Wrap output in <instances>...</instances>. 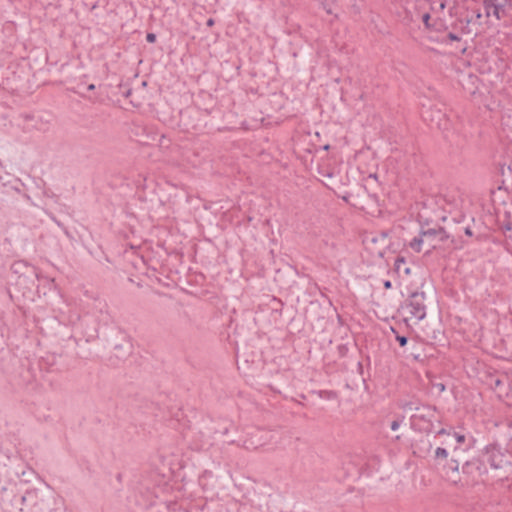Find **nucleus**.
Listing matches in <instances>:
<instances>
[{"mask_svg":"<svg viewBox=\"0 0 512 512\" xmlns=\"http://www.w3.org/2000/svg\"><path fill=\"white\" fill-rule=\"evenodd\" d=\"M407 315L406 319L419 322L426 316L425 294L424 292H413L402 307Z\"/></svg>","mask_w":512,"mask_h":512,"instance_id":"obj_1","label":"nucleus"},{"mask_svg":"<svg viewBox=\"0 0 512 512\" xmlns=\"http://www.w3.org/2000/svg\"><path fill=\"white\" fill-rule=\"evenodd\" d=\"M403 408L405 410H415V413L412 415L411 420L414 426L418 425V421H424V425L420 426L419 429L429 431L432 427V420L435 418V408L431 406H416L413 407V403H406Z\"/></svg>","mask_w":512,"mask_h":512,"instance_id":"obj_2","label":"nucleus"},{"mask_svg":"<svg viewBox=\"0 0 512 512\" xmlns=\"http://www.w3.org/2000/svg\"><path fill=\"white\" fill-rule=\"evenodd\" d=\"M483 462L488 463L493 469H503L509 462L506 455L497 447H488L483 454Z\"/></svg>","mask_w":512,"mask_h":512,"instance_id":"obj_3","label":"nucleus"},{"mask_svg":"<svg viewBox=\"0 0 512 512\" xmlns=\"http://www.w3.org/2000/svg\"><path fill=\"white\" fill-rule=\"evenodd\" d=\"M423 237L433 249L440 248L450 238L449 234L443 228L425 230L423 231Z\"/></svg>","mask_w":512,"mask_h":512,"instance_id":"obj_4","label":"nucleus"},{"mask_svg":"<svg viewBox=\"0 0 512 512\" xmlns=\"http://www.w3.org/2000/svg\"><path fill=\"white\" fill-rule=\"evenodd\" d=\"M21 501L26 506H34L38 508L37 512H42L43 500L39 496V492L36 489L28 490L21 497Z\"/></svg>","mask_w":512,"mask_h":512,"instance_id":"obj_5","label":"nucleus"},{"mask_svg":"<svg viewBox=\"0 0 512 512\" xmlns=\"http://www.w3.org/2000/svg\"><path fill=\"white\" fill-rule=\"evenodd\" d=\"M267 433L257 431L254 435L244 441V446L247 449H257L264 446L268 442Z\"/></svg>","mask_w":512,"mask_h":512,"instance_id":"obj_6","label":"nucleus"},{"mask_svg":"<svg viewBox=\"0 0 512 512\" xmlns=\"http://www.w3.org/2000/svg\"><path fill=\"white\" fill-rule=\"evenodd\" d=\"M484 6L487 16L493 15L498 20L502 18L504 8L497 0H484Z\"/></svg>","mask_w":512,"mask_h":512,"instance_id":"obj_7","label":"nucleus"},{"mask_svg":"<svg viewBox=\"0 0 512 512\" xmlns=\"http://www.w3.org/2000/svg\"><path fill=\"white\" fill-rule=\"evenodd\" d=\"M394 266L396 272L399 275H409L411 273V269L407 266L406 261L403 257H397Z\"/></svg>","mask_w":512,"mask_h":512,"instance_id":"obj_8","label":"nucleus"},{"mask_svg":"<svg viewBox=\"0 0 512 512\" xmlns=\"http://www.w3.org/2000/svg\"><path fill=\"white\" fill-rule=\"evenodd\" d=\"M423 242H426V240L423 237V232L421 233L420 237H415L410 243L409 246L415 251L420 252L421 251V245Z\"/></svg>","mask_w":512,"mask_h":512,"instance_id":"obj_9","label":"nucleus"},{"mask_svg":"<svg viewBox=\"0 0 512 512\" xmlns=\"http://www.w3.org/2000/svg\"><path fill=\"white\" fill-rule=\"evenodd\" d=\"M404 421V416L397 417L395 420H393L390 424V428L392 431H397L401 424Z\"/></svg>","mask_w":512,"mask_h":512,"instance_id":"obj_10","label":"nucleus"},{"mask_svg":"<svg viewBox=\"0 0 512 512\" xmlns=\"http://www.w3.org/2000/svg\"><path fill=\"white\" fill-rule=\"evenodd\" d=\"M448 457V452L446 449L438 447L435 450V458L437 459H446Z\"/></svg>","mask_w":512,"mask_h":512,"instance_id":"obj_11","label":"nucleus"},{"mask_svg":"<svg viewBox=\"0 0 512 512\" xmlns=\"http://www.w3.org/2000/svg\"><path fill=\"white\" fill-rule=\"evenodd\" d=\"M448 468L452 471V472H457L458 471V468H459V463L456 461V460H451Z\"/></svg>","mask_w":512,"mask_h":512,"instance_id":"obj_12","label":"nucleus"},{"mask_svg":"<svg viewBox=\"0 0 512 512\" xmlns=\"http://www.w3.org/2000/svg\"><path fill=\"white\" fill-rule=\"evenodd\" d=\"M396 339L399 342L400 346H405L407 344V341H408L407 337H405V336H399L398 335L396 337Z\"/></svg>","mask_w":512,"mask_h":512,"instance_id":"obj_13","label":"nucleus"},{"mask_svg":"<svg viewBox=\"0 0 512 512\" xmlns=\"http://www.w3.org/2000/svg\"><path fill=\"white\" fill-rule=\"evenodd\" d=\"M146 40L149 42V43H153L155 42L156 40V35L153 34V33H148L147 36H146Z\"/></svg>","mask_w":512,"mask_h":512,"instance_id":"obj_14","label":"nucleus"},{"mask_svg":"<svg viewBox=\"0 0 512 512\" xmlns=\"http://www.w3.org/2000/svg\"><path fill=\"white\" fill-rule=\"evenodd\" d=\"M465 234L468 235V236H472L473 235L472 230H471L470 227L465 228Z\"/></svg>","mask_w":512,"mask_h":512,"instance_id":"obj_15","label":"nucleus"},{"mask_svg":"<svg viewBox=\"0 0 512 512\" xmlns=\"http://www.w3.org/2000/svg\"><path fill=\"white\" fill-rule=\"evenodd\" d=\"M464 440H465L464 435H458V436H457V441H458L459 443L464 442Z\"/></svg>","mask_w":512,"mask_h":512,"instance_id":"obj_16","label":"nucleus"},{"mask_svg":"<svg viewBox=\"0 0 512 512\" xmlns=\"http://www.w3.org/2000/svg\"><path fill=\"white\" fill-rule=\"evenodd\" d=\"M207 25H208V26H213V25H214V20H213L212 18H209V19L207 20Z\"/></svg>","mask_w":512,"mask_h":512,"instance_id":"obj_17","label":"nucleus"},{"mask_svg":"<svg viewBox=\"0 0 512 512\" xmlns=\"http://www.w3.org/2000/svg\"><path fill=\"white\" fill-rule=\"evenodd\" d=\"M429 18H430L429 14H425V15H423V21H424L425 23H427V22H428Z\"/></svg>","mask_w":512,"mask_h":512,"instance_id":"obj_18","label":"nucleus"},{"mask_svg":"<svg viewBox=\"0 0 512 512\" xmlns=\"http://www.w3.org/2000/svg\"><path fill=\"white\" fill-rule=\"evenodd\" d=\"M384 287H385V288H390V287H391V282H390V281H386V282L384 283Z\"/></svg>","mask_w":512,"mask_h":512,"instance_id":"obj_19","label":"nucleus"},{"mask_svg":"<svg viewBox=\"0 0 512 512\" xmlns=\"http://www.w3.org/2000/svg\"><path fill=\"white\" fill-rule=\"evenodd\" d=\"M94 89H95V85H94V84H90V85L88 86V90H94Z\"/></svg>","mask_w":512,"mask_h":512,"instance_id":"obj_20","label":"nucleus"},{"mask_svg":"<svg viewBox=\"0 0 512 512\" xmlns=\"http://www.w3.org/2000/svg\"><path fill=\"white\" fill-rule=\"evenodd\" d=\"M440 8H441V9H444V8H445V3H444V2H442V3L440 4Z\"/></svg>","mask_w":512,"mask_h":512,"instance_id":"obj_21","label":"nucleus"},{"mask_svg":"<svg viewBox=\"0 0 512 512\" xmlns=\"http://www.w3.org/2000/svg\"><path fill=\"white\" fill-rule=\"evenodd\" d=\"M450 38L451 39H457V37L455 35H453V34H450Z\"/></svg>","mask_w":512,"mask_h":512,"instance_id":"obj_22","label":"nucleus"},{"mask_svg":"<svg viewBox=\"0 0 512 512\" xmlns=\"http://www.w3.org/2000/svg\"><path fill=\"white\" fill-rule=\"evenodd\" d=\"M382 240L385 241L386 240V235L385 234H382Z\"/></svg>","mask_w":512,"mask_h":512,"instance_id":"obj_23","label":"nucleus"},{"mask_svg":"<svg viewBox=\"0 0 512 512\" xmlns=\"http://www.w3.org/2000/svg\"><path fill=\"white\" fill-rule=\"evenodd\" d=\"M439 389L444 390V385H443V384H441V385L439 386Z\"/></svg>","mask_w":512,"mask_h":512,"instance_id":"obj_24","label":"nucleus"},{"mask_svg":"<svg viewBox=\"0 0 512 512\" xmlns=\"http://www.w3.org/2000/svg\"><path fill=\"white\" fill-rule=\"evenodd\" d=\"M439 389L444 390V385H443V384H441V385L439 386Z\"/></svg>","mask_w":512,"mask_h":512,"instance_id":"obj_25","label":"nucleus"}]
</instances>
